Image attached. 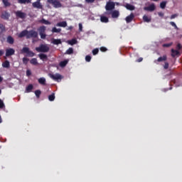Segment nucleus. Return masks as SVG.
Segmentation results:
<instances>
[{
    "label": "nucleus",
    "instance_id": "nucleus-1",
    "mask_svg": "<svg viewBox=\"0 0 182 182\" xmlns=\"http://www.w3.org/2000/svg\"><path fill=\"white\" fill-rule=\"evenodd\" d=\"M25 36L26 37V39H31V38L36 39L38 36V31H36L35 30H24L18 34V38H25Z\"/></svg>",
    "mask_w": 182,
    "mask_h": 182
},
{
    "label": "nucleus",
    "instance_id": "nucleus-2",
    "mask_svg": "<svg viewBox=\"0 0 182 182\" xmlns=\"http://www.w3.org/2000/svg\"><path fill=\"white\" fill-rule=\"evenodd\" d=\"M49 46L46 44H41L39 47L36 48L37 52H41L43 53H48L49 52Z\"/></svg>",
    "mask_w": 182,
    "mask_h": 182
},
{
    "label": "nucleus",
    "instance_id": "nucleus-3",
    "mask_svg": "<svg viewBox=\"0 0 182 182\" xmlns=\"http://www.w3.org/2000/svg\"><path fill=\"white\" fill-rule=\"evenodd\" d=\"M21 53L22 55L26 53V56H28L29 58H33V56H35V53L29 50V48L28 47H23L21 50Z\"/></svg>",
    "mask_w": 182,
    "mask_h": 182
},
{
    "label": "nucleus",
    "instance_id": "nucleus-4",
    "mask_svg": "<svg viewBox=\"0 0 182 182\" xmlns=\"http://www.w3.org/2000/svg\"><path fill=\"white\" fill-rule=\"evenodd\" d=\"M41 39H46V26H41L38 29Z\"/></svg>",
    "mask_w": 182,
    "mask_h": 182
},
{
    "label": "nucleus",
    "instance_id": "nucleus-5",
    "mask_svg": "<svg viewBox=\"0 0 182 182\" xmlns=\"http://www.w3.org/2000/svg\"><path fill=\"white\" fill-rule=\"evenodd\" d=\"M47 2L53 5V8H62V3L58 0H47Z\"/></svg>",
    "mask_w": 182,
    "mask_h": 182
},
{
    "label": "nucleus",
    "instance_id": "nucleus-6",
    "mask_svg": "<svg viewBox=\"0 0 182 182\" xmlns=\"http://www.w3.org/2000/svg\"><path fill=\"white\" fill-rule=\"evenodd\" d=\"M155 10L156 5H154V4H151L149 6L144 7V11H148L149 12H153Z\"/></svg>",
    "mask_w": 182,
    "mask_h": 182
},
{
    "label": "nucleus",
    "instance_id": "nucleus-7",
    "mask_svg": "<svg viewBox=\"0 0 182 182\" xmlns=\"http://www.w3.org/2000/svg\"><path fill=\"white\" fill-rule=\"evenodd\" d=\"M11 16V14L8 13V11H2L1 14V19H4L5 21H8L9 19V17Z\"/></svg>",
    "mask_w": 182,
    "mask_h": 182
},
{
    "label": "nucleus",
    "instance_id": "nucleus-8",
    "mask_svg": "<svg viewBox=\"0 0 182 182\" xmlns=\"http://www.w3.org/2000/svg\"><path fill=\"white\" fill-rule=\"evenodd\" d=\"M15 14L17 18H21V19H25L26 18V14L21 11H16Z\"/></svg>",
    "mask_w": 182,
    "mask_h": 182
},
{
    "label": "nucleus",
    "instance_id": "nucleus-9",
    "mask_svg": "<svg viewBox=\"0 0 182 182\" xmlns=\"http://www.w3.org/2000/svg\"><path fill=\"white\" fill-rule=\"evenodd\" d=\"M106 11H113L114 9V4L113 2H107L105 6Z\"/></svg>",
    "mask_w": 182,
    "mask_h": 182
},
{
    "label": "nucleus",
    "instance_id": "nucleus-10",
    "mask_svg": "<svg viewBox=\"0 0 182 182\" xmlns=\"http://www.w3.org/2000/svg\"><path fill=\"white\" fill-rule=\"evenodd\" d=\"M171 57L172 58H176V56H181V53H180V51H178V50H174V49H171Z\"/></svg>",
    "mask_w": 182,
    "mask_h": 182
},
{
    "label": "nucleus",
    "instance_id": "nucleus-11",
    "mask_svg": "<svg viewBox=\"0 0 182 182\" xmlns=\"http://www.w3.org/2000/svg\"><path fill=\"white\" fill-rule=\"evenodd\" d=\"M32 6L33 8H36L37 9H42V8H43V6H42V4H41V1H39L33 2L32 4Z\"/></svg>",
    "mask_w": 182,
    "mask_h": 182
},
{
    "label": "nucleus",
    "instance_id": "nucleus-12",
    "mask_svg": "<svg viewBox=\"0 0 182 182\" xmlns=\"http://www.w3.org/2000/svg\"><path fill=\"white\" fill-rule=\"evenodd\" d=\"M50 77H51V79H53V80H60L62 79V75L60 74H50Z\"/></svg>",
    "mask_w": 182,
    "mask_h": 182
},
{
    "label": "nucleus",
    "instance_id": "nucleus-13",
    "mask_svg": "<svg viewBox=\"0 0 182 182\" xmlns=\"http://www.w3.org/2000/svg\"><path fill=\"white\" fill-rule=\"evenodd\" d=\"M15 55V50L14 48H8L6 50V56L9 57Z\"/></svg>",
    "mask_w": 182,
    "mask_h": 182
},
{
    "label": "nucleus",
    "instance_id": "nucleus-14",
    "mask_svg": "<svg viewBox=\"0 0 182 182\" xmlns=\"http://www.w3.org/2000/svg\"><path fill=\"white\" fill-rule=\"evenodd\" d=\"M133 19H134V14L133 13H131L129 16L126 17L125 21L127 23H130V22H132Z\"/></svg>",
    "mask_w": 182,
    "mask_h": 182
},
{
    "label": "nucleus",
    "instance_id": "nucleus-15",
    "mask_svg": "<svg viewBox=\"0 0 182 182\" xmlns=\"http://www.w3.org/2000/svg\"><path fill=\"white\" fill-rule=\"evenodd\" d=\"M167 60V55H164L162 57H159L157 60H154V63H157V62H166Z\"/></svg>",
    "mask_w": 182,
    "mask_h": 182
},
{
    "label": "nucleus",
    "instance_id": "nucleus-16",
    "mask_svg": "<svg viewBox=\"0 0 182 182\" xmlns=\"http://www.w3.org/2000/svg\"><path fill=\"white\" fill-rule=\"evenodd\" d=\"M56 26H60V28H66V26H68V23L66 21H61L58 23Z\"/></svg>",
    "mask_w": 182,
    "mask_h": 182
},
{
    "label": "nucleus",
    "instance_id": "nucleus-17",
    "mask_svg": "<svg viewBox=\"0 0 182 182\" xmlns=\"http://www.w3.org/2000/svg\"><path fill=\"white\" fill-rule=\"evenodd\" d=\"M38 58L43 61L48 60V55L46 54L40 53L38 54Z\"/></svg>",
    "mask_w": 182,
    "mask_h": 182
},
{
    "label": "nucleus",
    "instance_id": "nucleus-18",
    "mask_svg": "<svg viewBox=\"0 0 182 182\" xmlns=\"http://www.w3.org/2000/svg\"><path fill=\"white\" fill-rule=\"evenodd\" d=\"M38 83L40 85H42L43 86H45L46 85V77H40L38 79Z\"/></svg>",
    "mask_w": 182,
    "mask_h": 182
},
{
    "label": "nucleus",
    "instance_id": "nucleus-19",
    "mask_svg": "<svg viewBox=\"0 0 182 182\" xmlns=\"http://www.w3.org/2000/svg\"><path fill=\"white\" fill-rule=\"evenodd\" d=\"M15 42V39H14V38L11 36H9L7 37V43H9L10 45H14Z\"/></svg>",
    "mask_w": 182,
    "mask_h": 182
},
{
    "label": "nucleus",
    "instance_id": "nucleus-20",
    "mask_svg": "<svg viewBox=\"0 0 182 182\" xmlns=\"http://www.w3.org/2000/svg\"><path fill=\"white\" fill-rule=\"evenodd\" d=\"M120 13L117 10H114L112 13V18H119Z\"/></svg>",
    "mask_w": 182,
    "mask_h": 182
},
{
    "label": "nucleus",
    "instance_id": "nucleus-21",
    "mask_svg": "<svg viewBox=\"0 0 182 182\" xmlns=\"http://www.w3.org/2000/svg\"><path fill=\"white\" fill-rule=\"evenodd\" d=\"M100 21L103 23H107V22H109V18L105 16H100Z\"/></svg>",
    "mask_w": 182,
    "mask_h": 182
},
{
    "label": "nucleus",
    "instance_id": "nucleus-22",
    "mask_svg": "<svg viewBox=\"0 0 182 182\" xmlns=\"http://www.w3.org/2000/svg\"><path fill=\"white\" fill-rule=\"evenodd\" d=\"M125 8H127L129 11H134V9H135L134 6H133L130 4H127L125 5Z\"/></svg>",
    "mask_w": 182,
    "mask_h": 182
},
{
    "label": "nucleus",
    "instance_id": "nucleus-23",
    "mask_svg": "<svg viewBox=\"0 0 182 182\" xmlns=\"http://www.w3.org/2000/svg\"><path fill=\"white\" fill-rule=\"evenodd\" d=\"M143 21L144 22H146L147 23H149V22H151V17H149L146 15H144L143 16Z\"/></svg>",
    "mask_w": 182,
    "mask_h": 182
},
{
    "label": "nucleus",
    "instance_id": "nucleus-24",
    "mask_svg": "<svg viewBox=\"0 0 182 182\" xmlns=\"http://www.w3.org/2000/svg\"><path fill=\"white\" fill-rule=\"evenodd\" d=\"M2 66L4 68H6V69H9V68H11V64L9 63V62L8 60H5L3 63H2Z\"/></svg>",
    "mask_w": 182,
    "mask_h": 182
},
{
    "label": "nucleus",
    "instance_id": "nucleus-25",
    "mask_svg": "<svg viewBox=\"0 0 182 182\" xmlns=\"http://www.w3.org/2000/svg\"><path fill=\"white\" fill-rule=\"evenodd\" d=\"M33 89V85L32 84H30L26 87V90L27 93H31Z\"/></svg>",
    "mask_w": 182,
    "mask_h": 182
},
{
    "label": "nucleus",
    "instance_id": "nucleus-26",
    "mask_svg": "<svg viewBox=\"0 0 182 182\" xmlns=\"http://www.w3.org/2000/svg\"><path fill=\"white\" fill-rule=\"evenodd\" d=\"M51 32H53V33H60V32H62V29L56 28L55 27H53L52 28Z\"/></svg>",
    "mask_w": 182,
    "mask_h": 182
},
{
    "label": "nucleus",
    "instance_id": "nucleus-27",
    "mask_svg": "<svg viewBox=\"0 0 182 182\" xmlns=\"http://www.w3.org/2000/svg\"><path fill=\"white\" fill-rule=\"evenodd\" d=\"M31 2H32V0H18V4H31Z\"/></svg>",
    "mask_w": 182,
    "mask_h": 182
},
{
    "label": "nucleus",
    "instance_id": "nucleus-28",
    "mask_svg": "<svg viewBox=\"0 0 182 182\" xmlns=\"http://www.w3.org/2000/svg\"><path fill=\"white\" fill-rule=\"evenodd\" d=\"M52 43L53 45H60V43H62V41L60 39H53Z\"/></svg>",
    "mask_w": 182,
    "mask_h": 182
},
{
    "label": "nucleus",
    "instance_id": "nucleus-29",
    "mask_svg": "<svg viewBox=\"0 0 182 182\" xmlns=\"http://www.w3.org/2000/svg\"><path fill=\"white\" fill-rule=\"evenodd\" d=\"M34 93L36 96V98L39 99V97H41V95L42 94V92L40 90H37L34 92Z\"/></svg>",
    "mask_w": 182,
    "mask_h": 182
},
{
    "label": "nucleus",
    "instance_id": "nucleus-30",
    "mask_svg": "<svg viewBox=\"0 0 182 182\" xmlns=\"http://www.w3.org/2000/svg\"><path fill=\"white\" fill-rule=\"evenodd\" d=\"M30 63L31 65H34V66H36V65H38V60L36 58H32L31 60H30Z\"/></svg>",
    "mask_w": 182,
    "mask_h": 182
},
{
    "label": "nucleus",
    "instance_id": "nucleus-31",
    "mask_svg": "<svg viewBox=\"0 0 182 182\" xmlns=\"http://www.w3.org/2000/svg\"><path fill=\"white\" fill-rule=\"evenodd\" d=\"M41 23H43L44 25H50V22L48 20H46L45 18H42L41 20Z\"/></svg>",
    "mask_w": 182,
    "mask_h": 182
},
{
    "label": "nucleus",
    "instance_id": "nucleus-32",
    "mask_svg": "<svg viewBox=\"0 0 182 182\" xmlns=\"http://www.w3.org/2000/svg\"><path fill=\"white\" fill-rule=\"evenodd\" d=\"M68 65V60H63L60 63V68H65Z\"/></svg>",
    "mask_w": 182,
    "mask_h": 182
},
{
    "label": "nucleus",
    "instance_id": "nucleus-33",
    "mask_svg": "<svg viewBox=\"0 0 182 182\" xmlns=\"http://www.w3.org/2000/svg\"><path fill=\"white\" fill-rule=\"evenodd\" d=\"M9 1V0H2L4 6H11V3Z\"/></svg>",
    "mask_w": 182,
    "mask_h": 182
},
{
    "label": "nucleus",
    "instance_id": "nucleus-34",
    "mask_svg": "<svg viewBox=\"0 0 182 182\" xmlns=\"http://www.w3.org/2000/svg\"><path fill=\"white\" fill-rule=\"evenodd\" d=\"M48 100H50V102H53V100H55V93H53L48 96Z\"/></svg>",
    "mask_w": 182,
    "mask_h": 182
},
{
    "label": "nucleus",
    "instance_id": "nucleus-35",
    "mask_svg": "<svg viewBox=\"0 0 182 182\" xmlns=\"http://www.w3.org/2000/svg\"><path fill=\"white\" fill-rule=\"evenodd\" d=\"M70 45H76L77 43V40L73 38L69 41Z\"/></svg>",
    "mask_w": 182,
    "mask_h": 182
},
{
    "label": "nucleus",
    "instance_id": "nucleus-36",
    "mask_svg": "<svg viewBox=\"0 0 182 182\" xmlns=\"http://www.w3.org/2000/svg\"><path fill=\"white\" fill-rule=\"evenodd\" d=\"M66 53H67V55H72V53H73V48H69L66 50Z\"/></svg>",
    "mask_w": 182,
    "mask_h": 182
},
{
    "label": "nucleus",
    "instance_id": "nucleus-37",
    "mask_svg": "<svg viewBox=\"0 0 182 182\" xmlns=\"http://www.w3.org/2000/svg\"><path fill=\"white\" fill-rule=\"evenodd\" d=\"M166 4H167V2H166V1L161 2L160 8H161V9H164V8H166Z\"/></svg>",
    "mask_w": 182,
    "mask_h": 182
},
{
    "label": "nucleus",
    "instance_id": "nucleus-38",
    "mask_svg": "<svg viewBox=\"0 0 182 182\" xmlns=\"http://www.w3.org/2000/svg\"><path fill=\"white\" fill-rule=\"evenodd\" d=\"M28 62H29V58H28L26 57L23 58V65H28Z\"/></svg>",
    "mask_w": 182,
    "mask_h": 182
},
{
    "label": "nucleus",
    "instance_id": "nucleus-39",
    "mask_svg": "<svg viewBox=\"0 0 182 182\" xmlns=\"http://www.w3.org/2000/svg\"><path fill=\"white\" fill-rule=\"evenodd\" d=\"M169 23L171 26H173L176 29H178V27H177V25L176 24V23H174V21H171Z\"/></svg>",
    "mask_w": 182,
    "mask_h": 182
},
{
    "label": "nucleus",
    "instance_id": "nucleus-40",
    "mask_svg": "<svg viewBox=\"0 0 182 182\" xmlns=\"http://www.w3.org/2000/svg\"><path fill=\"white\" fill-rule=\"evenodd\" d=\"M0 29H1V32H5L6 28H5V26L4 24L0 23Z\"/></svg>",
    "mask_w": 182,
    "mask_h": 182
},
{
    "label": "nucleus",
    "instance_id": "nucleus-41",
    "mask_svg": "<svg viewBox=\"0 0 182 182\" xmlns=\"http://www.w3.org/2000/svg\"><path fill=\"white\" fill-rule=\"evenodd\" d=\"M5 107V104H4V101L0 99V109H4Z\"/></svg>",
    "mask_w": 182,
    "mask_h": 182
},
{
    "label": "nucleus",
    "instance_id": "nucleus-42",
    "mask_svg": "<svg viewBox=\"0 0 182 182\" xmlns=\"http://www.w3.org/2000/svg\"><path fill=\"white\" fill-rule=\"evenodd\" d=\"M85 60L86 62H90V60H92V57L90 55H86Z\"/></svg>",
    "mask_w": 182,
    "mask_h": 182
},
{
    "label": "nucleus",
    "instance_id": "nucleus-43",
    "mask_svg": "<svg viewBox=\"0 0 182 182\" xmlns=\"http://www.w3.org/2000/svg\"><path fill=\"white\" fill-rule=\"evenodd\" d=\"M97 53H99V49L98 48H95L94 50H92V54L95 55H97Z\"/></svg>",
    "mask_w": 182,
    "mask_h": 182
},
{
    "label": "nucleus",
    "instance_id": "nucleus-44",
    "mask_svg": "<svg viewBox=\"0 0 182 182\" xmlns=\"http://www.w3.org/2000/svg\"><path fill=\"white\" fill-rule=\"evenodd\" d=\"M177 16H178V14H172V15L170 16V19H175V18H177Z\"/></svg>",
    "mask_w": 182,
    "mask_h": 182
},
{
    "label": "nucleus",
    "instance_id": "nucleus-45",
    "mask_svg": "<svg viewBox=\"0 0 182 182\" xmlns=\"http://www.w3.org/2000/svg\"><path fill=\"white\" fill-rule=\"evenodd\" d=\"M78 26H79V31L80 32H82V31H83V26L82 25V23H79L78 24Z\"/></svg>",
    "mask_w": 182,
    "mask_h": 182
},
{
    "label": "nucleus",
    "instance_id": "nucleus-46",
    "mask_svg": "<svg viewBox=\"0 0 182 182\" xmlns=\"http://www.w3.org/2000/svg\"><path fill=\"white\" fill-rule=\"evenodd\" d=\"M170 46H171V44H170V43L163 44L164 48H170Z\"/></svg>",
    "mask_w": 182,
    "mask_h": 182
},
{
    "label": "nucleus",
    "instance_id": "nucleus-47",
    "mask_svg": "<svg viewBox=\"0 0 182 182\" xmlns=\"http://www.w3.org/2000/svg\"><path fill=\"white\" fill-rule=\"evenodd\" d=\"M181 48H182L181 44L178 43V44L176 45V49H177V50H180L181 49Z\"/></svg>",
    "mask_w": 182,
    "mask_h": 182
},
{
    "label": "nucleus",
    "instance_id": "nucleus-48",
    "mask_svg": "<svg viewBox=\"0 0 182 182\" xmlns=\"http://www.w3.org/2000/svg\"><path fill=\"white\" fill-rule=\"evenodd\" d=\"M32 75V72H31V70H26V76H31Z\"/></svg>",
    "mask_w": 182,
    "mask_h": 182
},
{
    "label": "nucleus",
    "instance_id": "nucleus-49",
    "mask_svg": "<svg viewBox=\"0 0 182 182\" xmlns=\"http://www.w3.org/2000/svg\"><path fill=\"white\" fill-rule=\"evenodd\" d=\"M95 0H85L87 4H93Z\"/></svg>",
    "mask_w": 182,
    "mask_h": 182
},
{
    "label": "nucleus",
    "instance_id": "nucleus-50",
    "mask_svg": "<svg viewBox=\"0 0 182 182\" xmlns=\"http://www.w3.org/2000/svg\"><path fill=\"white\" fill-rule=\"evenodd\" d=\"M100 49L101 52H106V50H107V48H106V47H101Z\"/></svg>",
    "mask_w": 182,
    "mask_h": 182
},
{
    "label": "nucleus",
    "instance_id": "nucleus-51",
    "mask_svg": "<svg viewBox=\"0 0 182 182\" xmlns=\"http://www.w3.org/2000/svg\"><path fill=\"white\" fill-rule=\"evenodd\" d=\"M168 66H169L168 63L166 62L164 65V69H168Z\"/></svg>",
    "mask_w": 182,
    "mask_h": 182
},
{
    "label": "nucleus",
    "instance_id": "nucleus-52",
    "mask_svg": "<svg viewBox=\"0 0 182 182\" xmlns=\"http://www.w3.org/2000/svg\"><path fill=\"white\" fill-rule=\"evenodd\" d=\"M136 62H138V63L143 62V58L141 57V58H138L136 60Z\"/></svg>",
    "mask_w": 182,
    "mask_h": 182
},
{
    "label": "nucleus",
    "instance_id": "nucleus-53",
    "mask_svg": "<svg viewBox=\"0 0 182 182\" xmlns=\"http://www.w3.org/2000/svg\"><path fill=\"white\" fill-rule=\"evenodd\" d=\"M4 53H5V51H4V50H0V58L4 55Z\"/></svg>",
    "mask_w": 182,
    "mask_h": 182
},
{
    "label": "nucleus",
    "instance_id": "nucleus-54",
    "mask_svg": "<svg viewBox=\"0 0 182 182\" xmlns=\"http://www.w3.org/2000/svg\"><path fill=\"white\" fill-rule=\"evenodd\" d=\"M159 16H164V13L163 12H159L158 13Z\"/></svg>",
    "mask_w": 182,
    "mask_h": 182
},
{
    "label": "nucleus",
    "instance_id": "nucleus-55",
    "mask_svg": "<svg viewBox=\"0 0 182 182\" xmlns=\"http://www.w3.org/2000/svg\"><path fill=\"white\" fill-rule=\"evenodd\" d=\"M73 29V26H70L67 28V31H72Z\"/></svg>",
    "mask_w": 182,
    "mask_h": 182
},
{
    "label": "nucleus",
    "instance_id": "nucleus-56",
    "mask_svg": "<svg viewBox=\"0 0 182 182\" xmlns=\"http://www.w3.org/2000/svg\"><path fill=\"white\" fill-rule=\"evenodd\" d=\"M104 15H110V13H109L108 11H105V12L104 13Z\"/></svg>",
    "mask_w": 182,
    "mask_h": 182
},
{
    "label": "nucleus",
    "instance_id": "nucleus-57",
    "mask_svg": "<svg viewBox=\"0 0 182 182\" xmlns=\"http://www.w3.org/2000/svg\"><path fill=\"white\" fill-rule=\"evenodd\" d=\"M2 80H4V78L0 76V83H1V82H2Z\"/></svg>",
    "mask_w": 182,
    "mask_h": 182
},
{
    "label": "nucleus",
    "instance_id": "nucleus-58",
    "mask_svg": "<svg viewBox=\"0 0 182 182\" xmlns=\"http://www.w3.org/2000/svg\"><path fill=\"white\" fill-rule=\"evenodd\" d=\"M0 123H2V118L1 117V115H0Z\"/></svg>",
    "mask_w": 182,
    "mask_h": 182
},
{
    "label": "nucleus",
    "instance_id": "nucleus-59",
    "mask_svg": "<svg viewBox=\"0 0 182 182\" xmlns=\"http://www.w3.org/2000/svg\"><path fill=\"white\" fill-rule=\"evenodd\" d=\"M1 93H2V90H1V89H0V95H1Z\"/></svg>",
    "mask_w": 182,
    "mask_h": 182
},
{
    "label": "nucleus",
    "instance_id": "nucleus-60",
    "mask_svg": "<svg viewBox=\"0 0 182 182\" xmlns=\"http://www.w3.org/2000/svg\"><path fill=\"white\" fill-rule=\"evenodd\" d=\"M171 89H173V87H170L169 90H171Z\"/></svg>",
    "mask_w": 182,
    "mask_h": 182
},
{
    "label": "nucleus",
    "instance_id": "nucleus-61",
    "mask_svg": "<svg viewBox=\"0 0 182 182\" xmlns=\"http://www.w3.org/2000/svg\"><path fill=\"white\" fill-rule=\"evenodd\" d=\"M37 1H39V2H41V0H37Z\"/></svg>",
    "mask_w": 182,
    "mask_h": 182
}]
</instances>
